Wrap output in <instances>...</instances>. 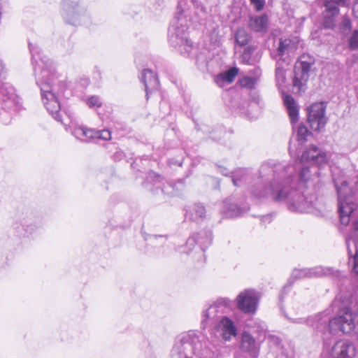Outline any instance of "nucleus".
Returning a JSON list of instances; mask_svg holds the SVG:
<instances>
[{"mask_svg": "<svg viewBox=\"0 0 358 358\" xmlns=\"http://www.w3.org/2000/svg\"><path fill=\"white\" fill-rule=\"evenodd\" d=\"M326 152L315 145L305 150L297 164H262L259 170L258 184L251 187V194L259 199L286 202L290 211L309 213L315 207L317 197L315 180L317 171L327 162Z\"/></svg>", "mask_w": 358, "mask_h": 358, "instance_id": "obj_1", "label": "nucleus"}, {"mask_svg": "<svg viewBox=\"0 0 358 358\" xmlns=\"http://www.w3.org/2000/svg\"><path fill=\"white\" fill-rule=\"evenodd\" d=\"M29 47L42 102L52 117L57 122H62L60 97L64 95L66 83L58 80L52 61L42 55L36 44L29 43Z\"/></svg>", "mask_w": 358, "mask_h": 358, "instance_id": "obj_2", "label": "nucleus"}, {"mask_svg": "<svg viewBox=\"0 0 358 358\" xmlns=\"http://www.w3.org/2000/svg\"><path fill=\"white\" fill-rule=\"evenodd\" d=\"M331 313V309H327L307 318L292 319L286 313L285 317L294 323L306 324L324 335L353 332L358 339V300L349 307L340 308L336 317H332Z\"/></svg>", "mask_w": 358, "mask_h": 358, "instance_id": "obj_3", "label": "nucleus"}, {"mask_svg": "<svg viewBox=\"0 0 358 358\" xmlns=\"http://www.w3.org/2000/svg\"><path fill=\"white\" fill-rule=\"evenodd\" d=\"M206 0H179L177 11L169 28V42L178 49L183 55H188L192 49V43L188 38V29L192 10L199 18L208 14Z\"/></svg>", "mask_w": 358, "mask_h": 358, "instance_id": "obj_4", "label": "nucleus"}, {"mask_svg": "<svg viewBox=\"0 0 358 358\" xmlns=\"http://www.w3.org/2000/svg\"><path fill=\"white\" fill-rule=\"evenodd\" d=\"M215 341L194 331L182 333L176 338L171 358H223Z\"/></svg>", "mask_w": 358, "mask_h": 358, "instance_id": "obj_5", "label": "nucleus"}, {"mask_svg": "<svg viewBox=\"0 0 358 358\" xmlns=\"http://www.w3.org/2000/svg\"><path fill=\"white\" fill-rule=\"evenodd\" d=\"M333 180L338 194L340 220L341 224L348 225L350 221L351 213L357 208L352 196L355 192L352 189L349 187L346 180L340 181L334 177V174Z\"/></svg>", "mask_w": 358, "mask_h": 358, "instance_id": "obj_6", "label": "nucleus"}, {"mask_svg": "<svg viewBox=\"0 0 358 358\" xmlns=\"http://www.w3.org/2000/svg\"><path fill=\"white\" fill-rule=\"evenodd\" d=\"M61 6V14L66 24L73 26L92 24L91 16L84 5L71 0H63Z\"/></svg>", "mask_w": 358, "mask_h": 358, "instance_id": "obj_7", "label": "nucleus"}, {"mask_svg": "<svg viewBox=\"0 0 358 358\" xmlns=\"http://www.w3.org/2000/svg\"><path fill=\"white\" fill-rule=\"evenodd\" d=\"M233 301L228 298H219L201 313V327L205 329L208 327H213L216 322L224 315L232 310Z\"/></svg>", "mask_w": 358, "mask_h": 358, "instance_id": "obj_8", "label": "nucleus"}, {"mask_svg": "<svg viewBox=\"0 0 358 358\" xmlns=\"http://www.w3.org/2000/svg\"><path fill=\"white\" fill-rule=\"evenodd\" d=\"M259 300V292L253 289H246L238 294L235 301L237 308L241 312L253 315L257 310Z\"/></svg>", "mask_w": 358, "mask_h": 358, "instance_id": "obj_9", "label": "nucleus"}, {"mask_svg": "<svg viewBox=\"0 0 358 358\" xmlns=\"http://www.w3.org/2000/svg\"><path fill=\"white\" fill-rule=\"evenodd\" d=\"M315 64V59L309 55H303L295 66L293 86L299 92L304 91L305 87L309 78V73Z\"/></svg>", "mask_w": 358, "mask_h": 358, "instance_id": "obj_10", "label": "nucleus"}, {"mask_svg": "<svg viewBox=\"0 0 358 358\" xmlns=\"http://www.w3.org/2000/svg\"><path fill=\"white\" fill-rule=\"evenodd\" d=\"M210 331V334L214 335L216 339L222 338L225 341H230L237 334V329L234 321L224 314L216 322Z\"/></svg>", "mask_w": 358, "mask_h": 358, "instance_id": "obj_11", "label": "nucleus"}, {"mask_svg": "<svg viewBox=\"0 0 358 358\" xmlns=\"http://www.w3.org/2000/svg\"><path fill=\"white\" fill-rule=\"evenodd\" d=\"M345 0H324L322 26L324 29H334L339 16V6H344Z\"/></svg>", "mask_w": 358, "mask_h": 358, "instance_id": "obj_12", "label": "nucleus"}, {"mask_svg": "<svg viewBox=\"0 0 358 358\" xmlns=\"http://www.w3.org/2000/svg\"><path fill=\"white\" fill-rule=\"evenodd\" d=\"M250 209L249 205L242 200L231 196L222 202L221 208L222 214L229 218L241 216L248 212Z\"/></svg>", "mask_w": 358, "mask_h": 358, "instance_id": "obj_13", "label": "nucleus"}, {"mask_svg": "<svg viewBox=\"0 0 358 358\" xmlns=\"http://www.w3.org/2000/svg\"><path fill=\"white\" fill-rule=\"evenodd\" d=\"M326 104L323 102L315 103L308 109V121L312 129L320 131L327 122L325 117Z\"/></svg>", "mask_w": 358, "mask_h": 358, "instance_id": "obj_14", "label": "nucleus"}, {"mask_svg": "<svg viewBox=\"0 0 358 358\" xmlns=\"http://www.w3.org/2000/svg\"><path fill=\"white\" fill-rule=\"evenodd\" d=\"M297 48L296 42L290 38H280L276 51L272 53V57L277 61H281L285 64H290L292 55Z\"/></svg>", "mask_w": 358, "mask_h": 358, "instance_id": "obj_15", "label": "nucleus"}, {"mask_svg": "<svg viewBox=\"0 0 358 358\" xmlns=\"http://www.w3.org/2000/svg\"><path fill=\"white\" fill-rule=\"evenodd\" d=\"M357 350L355 344L348 340L337 341L331 348V358H354Z\"/></svg>", "mask_w": 358, "mask_h": 358, "instance_id": "obj_16", "label": "nucleus"}, {"mask_svg": "<svg viewBox=\"0 0 358 358\" xmlns=\"http://www.w3.org/2000/svg\"><path fill=\"white\" fill-rule=\"evenodd\" d=\"M240 350L247 353L250 358H258L260 346L250 334L243 331L241 335Z\"/></svg>", "mask_w": 358, "mask_h": 358, "instance_id": "obj_17", "label": "nucleus"}, {"mask_svg": "<svg viewBox=\"0 0 358 358\" xmlns=\"http://www.w3.org/2000/svg\"><path fill=\"white\" fill-rule=\"evenodd\" d=\"M65 130L70 131L77 139L83 142H87L90 139H93V129L87 128L86 127L78 124L76 120H71L68 125H65Z\"/></svg>", "mask_w": 358, "mask_h": 358, "instance_id": "obj_18", "label": "nucleus"}, {"mask_svg": "<svg viewBox=\"0 0 358 358\" xmlns=\"http://www.w3.org/2000/svg\"><path fill=\"white\" fill-rule=\"evenodd\" d=\"M331 269L322 266H316L313 268H305L301 269H294L292 271L291 278L295 280L304 278L321 277L330 274Z\"/></svg>", "mask_w": 358, "mask_h": 358, "instance_id": "obj_19", "label": "nucleus"}, {"mask_svg": "<svg viewBox=\"0 0 358 358\" xmlns=\"http://www.w3.org/2000/svg\"><path fill=\"white\" fill-rule=\"evenodd\" d=\"M141 80L144 84L146 98L149 99V94L157 90L159 82L157 75L150 69H144L141 74Z\"/></svg>", "mask_w": 358, "mask_h": 358, "instance_id": "obj_20", "label": "nucleus"}, {"mask_svg": "<svg viewBox=\"0 0 358 358\" xmlns=\"http://www.w3.org/2000/svg\"><path fill=\"white\" fill-rule=\"evenodd\" d=\"M0 99L4 102H9L11 105L18 103V97L15 89L8 83H5L0 79Z\"/></svg>", "mask_w": 358, "mask_h": 358, "instance_id": "obj_21", "label": "nucleus"}, {"mask_svg": "<svg viewBox=\"0 0 358 358\" xmlns=\"http://www.w3.org/2000/svg\"><path fill=\"white\" fill-rule=\"evenodd\" d=\"M268 345L273 352H278L276 358H293L292 356L289 355L282 345L281 339L275 335H268L266 338Z\"/></svg>", "mask_w": 358, "mask_h": 358, "instance_id": "obj_22", "label": "nucleus"}, {"mask_svg": "<svg viewBox=\"0 0 358 358\" xmlns=\"http://www.w3.org/2000/svg\"><path fill=\"white\" fill-rule=\"evenodd\" d=\"M284 103L287 108L291 123L294 127V124L296 123L299 120V107L291 95L284 96Z\"/></svg>", "mask_w": 358, "mask_h": 358, "instance_id": "obj_23", "label": "nucleus"}, {"mask_svg": "<svg viewBox=\"0 0 358 358\" xmlns=\"http://www.w3.org/2000/svg\"><path fill=\"white\" fill-rule=\"evenodd\" d=\"M237 73L238 69L232 68L224 73L218 74L215 77L214 81L220 87H222L225 85L232 83L237 76Z\"/></svg>", "mask_w": 358, "mask_h": 358, "instance_id": "obj_24", "label": "nucleus"}, {"mask_svg": "<svg viewBox=\"0 0 358 358\" xmlns=\"http://www.w3.org/2000/svg\"><path fill=\"white\" fill-rule=\"evenodd\" d=\"M268 25V17L266 15L252 16L250 17L249 26L255 31H266Z\"/></svg>", "mask_w": 358, "mask_h": 358, "instance_id": "obj_25", "label": "nucleus"}, {"mask_svg": "<svg viewBox=\"0 0 358 358\" xmlns=\"http://www.w3.org/2000/svg\"><path fill=\"white\" fill-rule=\"evenodd\" d=\"M196 243L200 245L202 251H204L212 243V231L210 229L201 231L198 234H195Z\"/></svg>", "mask_w": 358, "mask_h": 358, "instance_id": "obj_26", "label": "nucleus"}, {"mask_svg": "<svg viewBox=\"0 0 358 358\" xmlns=\"http://www.w3.org/2000/svg\"><path fill=\"white\" fill-rule=\"evenodd\" d=\"M289 65V64H285L282 63L281 61L276 62L275 75L276 85L278 88L283 86V85L285 83V81H286L285 71H286V68Z\"/></svg>", "mask_w": 358, "mask_h": 358, "instance_id": "obj_27", "label": "nucleus"}, {"mask_svg": "<svg viewBox=\"0 0 358 358\" xmlns=\"http://www.w3.org/2000/svg\"><path fill=\"white\" fill-rule=\"evenodd\" d=\"M346 244L348 253V265L350 268L352 273L354 274L355 278L358 279V251L356 250L355 253L353 255L350 248L349 240L346 239Z\"/></svg>", "mask_w": 358, "mask_h": 358, "instance_id": "obj_28", "label": "nucleus"}, {"mask_svg": "<svg viewBox=\"0 0 358 358\" xmlns=\"http://www.w3.org/2000/svg\"><path fill=\"white\" fill-rule=\"evenodd\" d=\"M183 187L184 183L182 181H179L174 185L170 182L163 183L162 187L157 186L156 187V189L159 188L163 194L173 196L176 194L178 191L182 190Z\"/></svg>", "mask_w": 358, "mask_h": 358, "instance_id": "obj_29", "label": "nucleus"}, {"mask_svg": "<svg viewBox=\"0 0 358 358\" xmlns=\"http://www.w3.org/2000/svg\"><path fill=\"white\" fill-rule=\"evenodd\" d=\"M20 225L27 236L34 235L36 233L38 229V227L35 222L28 217H24L20 220Z\"/></svg>", "mask_w": 358, "mask_h": 358, "instance_id": "obj_30", "label": "nucleus"}, {"mask_svg": "<svg viewBox=\"0 0 358 358\" xmlns=\"http://www.w3.org/2000/svg\"><path fill=\"white\" fill-rule=\"evenodd\" d=\"M261 105L262 99L259 95L254 92L250 94V103L248 104V108H245V107H243V108L241 109V111L243 113H249L254 110H258L261 107Z\"/></svg>", "mask_w": 358, "mask_h": 358, "instance_id": "obj_31", "label": "nucleus"}, {"mask_svg": "<svg viewBox=\"0 0 358 358\" xmlns=\"http://www.w3.org/2000/svg\"><path fill=\"white\" fill-rule=\"evenodd\" d=\"M206 213L205 207L203 205L196 203L190 210V219L199 222L206 216Z\"/></svg>", "mask_w": 358, "mask_h": 358, "instance_id": "obj_32", "label": "nucleus"}, {"mask_svg": "<svg viewBox=\"0 0 358 358\" xmlns=\"http://www.w3.org/2000/svg\"><path fill=\"white\" fill-rule=\"evenodd\" d=\"M248 178V171L246 169H239L231 176V180L235 186H241L243 182L246 181Z\"/></svg>", "mask_w": 358, "mask_h": 358, "instance_id": "obj_33", "label": "nucleus"}, {"mask_svg": "<svg viewBox=\"0 0 358 358\" xmlns=\"http://www.w3.org/2000/svg\"><path fill=\"white\" fill-rule=\"evenodd\" d=\"M311 135V132L303 124H300L297 129V141L300 144L307 141V138Z\"/></svg>", "mask_w": 358, "mask_h": 358, "instance_id": "obj_34", "label": "nucleus"}, {"mask_svg": "<svg viewBox=\"0 0 358 358\" xmlns=\"http://www.w3.org/2000/svg\"><path fill=\"white\" fill-rule=\"evenodd\" d=\"M196 243V238L195 234L190 236L187 240L185 245L180 246L177 250L182 253H188L190 252Z\"/></svg>", "mask_w": 358, "mask_h": 358, "instance_id": "obj_35", "label": "nucleus"}, {"mask_svg": "<svg viewBox=\"0 0 358 358\" xmlns=\"http://www.w3.org/2000/svg\"><path fill=\"white\" fill-rule=\"evenodd\" d=\"M236 41L241 46L245 45L249 41V36L243 29H239L236 33Z\"/></svg>", "mask_w": 358, "mask_h": 358, "instance_id": "obj_36", "label": "nucleus"}, {"mask_svg": "<svg viewBox=\"0 0 358 358\" xmlns=\"http://www.w3.org/2000/svg\"><path fill=\"white\" fill-rule=\"evenodd\" d=\"M348 46L350 50H358V30H355L348 39Z\"/></svg>", "mask_w": 358, "mask_h": 358, "instance_id": "obj_37", "label": "nucleus"}, {"mask_svg": "<svg viewBox=\"0 0 358 358\" xmlns=\"http://www.w3.org/2000/svg\"><path fill=\"white\" fill-rule=\"evenodd\" d=\"M111 138L110 131L108 129L103 130H93V139H103V140H109Z\"/></svg>", "mask_w": 358, "mask_h": 358, "instance_id": "obj_38", "label": "nucleus"}, {"mask_svg": "<svg viewBox=\"0 0 358 358\" xmlns=\"http://www.w3.org/2000/svg\"><path fill=\"white\" fill-rule=\"evenodd\" d=\"M240 85L243 87H245L248 89H252L255 87L256 83V80L253 78L250 77H245L241 79L240 81Z\"/></svg>", "mask_w": 358, "mask_h": 358, "instance_id": "obj_39", "label": "nucleus"}, {"mask_svg": "<svg viewBox=\"0 0 358 358\" xmlns=\"http://www.w3.org/2000/svg\"><path fill=\"white\" fill-rule=\"evenodd\" d=\"M87 104L90 108H99L102 103L100 98L97 96H92L87 101Z\"/></svg>", "mask_w": 358, "mask_h": 358, "instance_id": "obj_40", "label": "nucleus"}, {"mask_svg": "<svg viewBox=\"0 0 358 358\" xmlns=\"http://www.w3.org/2000/svg\"><path fill=\"white\" fill-rule=\"evenodd\" d=\"M166 240V237L163 236H157V235H150L148 238H146V241H148L150 244L157 245V244L159 243H164Z\"/></svg>", "mask_w": 358, "mask_h": 358, "instance_id": "obj_41", "label": "nucleus"}, {"mask_svg": "<svg viewBox=\"0 0 358 358\" xmlns=\"http://www.w3.org/2000/svg\"><path fill=\"white\" fill-rule=\"evenodd\" d=\"M339 29L343 33L349 31L351 29V22H350V19L344 17L342 19V21L339 25Z\"/></svg>", "mask_w": 358, "mask_h": 358, "instance_id": "obj_42", "label": "nucleus"}, {"mask_svg": "<svg viewBox=\"0 0 358 358\" xmlns=\"http://www.w3.org/2000/svg\"><path fill=\"white\" fill-rule=\"evenodd\" d=\"M224 134V131L223 129L220 128L216 131H213L210 134V138L214 141H219Z\"/></svg>", "mask_w": 358, "mask_h": 358, "instance_id": "obj_43", "label": "nucleus"}, {"mask_svg": "<svg viewBox=\"0 0 358 358\" xmlns=\"http://www.w3.org/2000/svg\"><path fill=\"white\" fill-rule=\"evenodd\" d=\"M257 11L262 10L265 5V0H250Z\"/></svg>", "mask_w": 358, "mask_h": 358, "instance_id": "obj_44", "label": "nucleus"}, {"mask_svg": "<svg viewBox=\"0 0 358 358\" xmlns=\"http://www.w3.org/2000/svg\"><path fill=\"white\" fill-rule=\"evenodd\" d=\"M148 178L151 179L155 183L161 182L162 180V177L154 171L149 172Z\"/></svg>", "mask_w": 358, "mask_h": 358, "instance_id": "obj_45", "label": "nucleus"}, {"mask_svg": "<svg viewBox=\"0 0 358 358\" xmlns=\"http://www.w3.org/2000/svg\"><path fill=\"white\" fill-rule=\"evenodd\" d=\"M354 241L358 243V220L353 223Z\"/></svg>", "mask_w": 358, "mask_h": 358, "instance_id": "obj_46", "label": "nucleus"}, {"mask_svg": "<svg viewBox=\"0 0 358 358\" xmlns=\"http://www.w3.org/2000/svg\"><path fill=\"white\" fill-rule=\"evenodd\" d=\"M272 220V217L270 215H265L261 217V222L264 223H270Z\"/></svg>", "mask_w": 358, "mask_h": 358, "instance_id": "obj_47", "label": "nucleus"}, {"mask_svg": "<svg viewBox=\"0 0 358 358\" xmlns=\"http://www.w3.org/2000/svg\"><path fill=\"white\" fill-rule=\"evenodd\" d=\"M352 10L355 17L358 19V1L354 3Z\"/></svg>", "mask_w": 358, "mask_h": 358, "instance_id": "obj_48", "label": "nucleus"}, {"mask_svg": "<svg viewBox=\"0 0 358 358\" xmlns=\"http://www.w3.org/2000/svg\"><path fill=\"white\" fill-rule=\"evenodd\" d=\"M250 54H251V50H250V48H246V49L244 50V52H243V58H244V59H246V58H248V57H250Z\"/></svg>", "mask_w": 358, "mask_h": 358, "instance_id": "obj_49", "label": "nucleus"}, {"mask_svg": "<svg viewBox=\"0 0 358 358\" xmlns=\"http://www.w3.org/2000/svg\"><path fill=\"white\" fill-rule=\"evenodd\" d=\"M220 172L222 173V174H223L224 176H227V173H228V171L226 169L224 168H221L220 169Z\"/></svg>", "mask_w": 358, "mask_h": 358, "instance_id": "obj_50", "label": "nucleus"}, {"mask_svg": "<svg viewBox=\"0 0 358 358\" xmlns=\"http://www.w3.org/2000/svg\"><path fill=\"white\" fill-rule=\"evenodd\" d=\"M338 303H339V302H338V301H334V302H333V303H332V305H331L332 308H334V307H336V306H338Z\"/></svg>", "mask_w": 358, "mask_h": 358, "instance_id": "obj_51", "label": "nucleus"}, {"mask_svg": "<svg viewBox=\"0 0 358 358\" xmlns=\"http://www.w3.org/2000/svg\"><path fill=\"white\" fill-rule=\"evenodd\" d=\"M195 126H196V129H197L198 130H200V129H201L200 128H198V127H198V124H197V123H195Z\"/></svg>", "mask_w": 358, "mask_h": 358, "instance_id": "obj_52", "label": "nucleus"}, {"mask_svg": "<svg viewBox=\"0 0 358 358\" xmlns=\"http://www.w3.org/2000/svg\"><path fill=\"white\" fill-rule=\"evenodd\" d=\"M15 225V229H17V228L18 227V226H17V225H18V224H17V223H16Z\"/></svg>", "mask_w": 358, "mask_h": 358, "instance_id": "obj_53", "label": "nucleus"}, {"mask_svg": "<svg viewBox=\"0 0 358 358\" xmlns=\"http://www.w3.org/2000/svg\"><path fill=\"white\" fill-rule=\"evenodd\" d=\"M236 358H240V357H236Z\"/></svg>", "mask_w": 358, "mask_h": 358, "instance_id": "obj_54", "label": "nucleus"}]
</instances>
